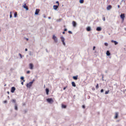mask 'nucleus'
I'll return each instance as SVG.
<instances>
[{
  "label": "nucleus",
  "instance_id": "1",
  "mask_svg": "<svg viewBox=\"0 0 126 126\" xmlns=\"http://www.w3.org/2000/svg\"><path fill=\"white\" fill-rule=\"evenodd\" d=\"M34 81H35V80H33L32 81L30 82L27 84V87H28V88H30L32 86V84L34 83Z\"/></svg>",
  "mask_w": 126,
  "mask_h": 126
},
{
  "label": "nucleus",
  "instance_id": "2",
  "mask_svg": "<svg viewBox=\"0 0 126 126\" xmlns=\"http://www.w3.org/2000/svg\"><path fill=\"white\" fill-rule=\"evenodd\" d=\"M120 17L122 20V21L124 22L125 21V18L126 17V16H125V13L121 14L120 15Z\"/></svg>",
  "mask_w": 126,
  "mask_h": 126
},
{
  "label": "nucleus",
  "instance_id": "3",
  "mask_svg": "<svg viewBox=\"0 0 126 126\" xmlns=\"http://www.w3.org/2000/svg\"><path fill=\"white\" fill-rule=\"evenodd\" d=\"M47 101L50 104H52V103H54V100H53V98H47Z\"/></svg>",
  "mask_w": 126,
  "mask_h": 126
},
{
  "label": "nucleus",
  "instance_id": "4",
  "mask_svg": "<svg viewBox=\"0 0 126 126\" xmlns=\"http://www.w3.org/2000/svg\"><path fill=\"white\" fill-rule=\"evenodd\" d=\"M61 39L62 40V42L64 46H65V42H64V38L63 36H62L61 37Z\"/></svg>",
  "mask_w": 126,
  "mask_h": 126
},
{
  "label": "nucleus",
  "instance_id": "5",
  "mask_svg": "<svg viewBox=\"0 0 126 126\" xmlns=\"http://www.w3.org/2000/svg\"><path fill=\"white\" fill-rule=\"evenodd\" d=\"M53 40H54V41L55 42V43L58 42V38H57V36L53 35Z\"/></svg>",
  "mask_w": 126,
  "mask_h": 126
},
{
  "label": "nucleus",
  "instance_id": "6",
  "mask_svg": "<svg viewBox=\"0 0 126 126\" xmlns=\"http://www.w3.org/2000/svg\"><path fill=\"white\" fill-rule=\"evenodd\" d=\"M39 12H40V9H36L35 12V15H38V14H39Z\"/></svg>",
  "mask_w": 126,
  "mask_h": 126
},
{
  "label": "nucleus",
  "instance_id": "7",
  "mask_svg": "<svg viewBox=\"0 0 126 126\" xmlns=\"http://www.w3.org/2000/svg\"><path fill=\"white\" fill-rule=\"evenodd\" d=\"M15 91V87H12L11 89V93H14V92Z\"/></svg>",
  "mask_w": 126,
  "mask_h": 126
},
{
  "label": "nucleus",
  "instance_id": "8",
  "mask_svg": "<svg viewBox=\"0 0 126 126\" xmlns=\"http://www.w3.org/2000/svg\"><path fill=\"white\" fill-rule=\"evenodd\" d=\"M24 8H25L26 10H29V8H28V6L26 5V3H25L23 5Z\"/></svg>",
  "mask_w": 126,
  "mask_h": 126
},
{
  "label": "nucleus",
  "instance_id": "9",
  "mask_svg": "<svg viewBox=\"0 0 126 126\" xmlns=\"http://www.w3.org/2000/svg\"><path fill=\"white\" fill-rule=\"evenodd\" d=\"M59 5H54V6H53V8H54V9H55V10H57V9H58V8H59Z\"/></svg>",
  "mask_w": 126,
  "mask_h": 126
},
{
  "label": "nucleus",
  "instance_id": "10",
  "mask_svg": "<svg viewBox=\"0 0 126 126\" xmlns=\"http://www.w3.org/2000/svg\"><path fill=\"white\" fill-rule=\"evenodd\" d=\"M30 69H33V67H34V65L32 63H30L29 64Z\"/></svg>",
  "mask_w": 126,
  "mask_h": 126
},
{
  "label": "nucleus",
  "instance_id": "11",
  "mask_svg": "<svg viewBox=\"0 0 126 126\" xmlns=\"http://www.w3.org/2000/svg\"><path fill=\"white\" fill-rule=\"evenodd\" d=\"M72 25H73V27H76V22H75V21H73L72 22Z\"/></svg>",
  "mask_w": 126,
  "mask_h": 126
},
{
  "label": "nucleus",
  "instance_id": "12",
  "mask_svg": "<svg viewBox=\"0 0 126 126\" xmlns=\"http://www.w3.org/2000/svg\"><path fill=\"white\" fill-rule=\"evenodd\" d=\"M73 79L74 80H77V79H78V76H73Z\"/></svg>",
  "mask_w": 126,
  "mask_h": 126
},
{
  "label": "nucleus",
  "instance_id": "13",
  "mask_svg": "<svg viewBox=\"0 0 126 126\" xmlns=\"http://www.w3.org/2000/svg\"><path fill=\"white\" fill-rule=\"evenodd\" d=\"M112 8V5H109L107 7V10H110Z\"/></svg>",
  "mask_w": 126,
  "mask_h": 126
},
{
  "label": "nucleus",
  "instance_id": "14",
  "mask_svg": "<svg viewBox=\"0 0 126 126\" xmlns=\"http://www.w3.org/2000/svg\"><path fill=\"white\" fill-rule=\"evenodd\" d=\"M72 86L73 87H76V85L75 84V83L74 82H71Z\"/></svg>",
  "mask_w": 126,
  "mask_h": 126
},
{
  "label": "nucleus",
  "instance_id": "15",
  "mask_svg": "<svg viewBox=\"0 0 126 126\" xmlns=\"http://www.w3.org/2000/svg\"><path fill=\"white\" fill-rule=\"evenodd\" d=\"M101 30H102V29L100 27H98L96 28V31H101Z\"/></svg>",
  "mask_w": 126,
  "mask_h": 126
},
{
  "label": "nucleus",
  "instance_id": "16",
  "mask_svg": "<svg viewBox=\"0 0 126 126\" xmlns=\"http://www.w3.org/2000/svg\"><path fill=\"white\" fill-rule=\"evenodd\" d=\"M112 43H114L115 45H118V42L115 40H111Z\"/></svg>",
  "mask_w": 126,
  "mask_h": 126
},
{
  "label": "nucleus",
  "instance_id": "17",
  "mask_svg": "<svg viewBox=\"0 0 126 126\" xmlns=\"http://www.w3.org/2000/svg\"><path fill=\"white\" fill-rule=\"evenodd\" d=\"M118 116H119V113L117 112L115 113V119H118Z\"/></svg>",
  "mask_w": 126,
  "mask_h": 126
},
{
  "label": "nucleus",
  "instance_id": "18",
  "mask_svg": "<svg viewBox=\"0 0 126 126\" xmlns=\"http://www.w3.org/2000/svg\"><path fill=\"white\" fill-rule=\"evenodd\" d=\"M106 55H107V56H111V53H110V51H107L106 52Z\"/></svg>",
  "mask_w": 126,
  "mask_h": 126
},
{
  "label": "nucleus",
  "instance_id": "19",
  "mask_svg": "<svg viewBox=\"0 0 126 126\" xmlns=\"http://www.w3.org/2000/svg\"><path fill=\"white\" fill-rule=\"evenodd\" d=\"M46 91L47 95H49V89H48V88L46 89Z\"/></svg>",
  "mask_w": 126,
  "mask_h": 126
},
{
  "label": "nucleus",
  "instance_id": "20",
  "mask_svg": "<svg viewBox=\"0 0 126 126\" xmlns=\"http://www.w3.org/2000/svg\"><path fill=\"white\" fill-rule=\"evenodd\" d=\"M87 31H88V32L91 31V28H90L89 27L87 28Z\"/></svg>",
  "mask_w": 126,
  "mask_h": 126
},
{
  "label": "nucleus",
  "instance_id": "21",
  "mask_svg": "<svg viewBox=\"0 0 126 126\" xmlns=\"http://www.w3.org/2000/svg\"><path fill=\"white\" fill-rule=\"evenodd\" d=\"M15 110H16V111H17V110H18V108L17 107V105L16 104L15 105Z\"/></svg>",
  "mask_w": 126,
  "mask_h": 126
},
{
  "label": "nucleus",
  "instance_id": "22",
  "mask_svg": "<svg viewBox=\"0 0 126 126\" xmlns=\"http://www.w3.org/2000/svg\"><path fill=\"white\" fill-rule=\"evenodd\" d=\"M79 2H80V3H84V0H80Z\"/></svg>",
  "mask_w": 126,
  "mask_h": 126
},
{
  "label": "nucleus",
  "instance_id": "23",
  "mask_svg": "<svg viewBox=\"0 0 126 126\" xmlns=\"http://www.w3.org/2000/svg\"><path fill=\"white\" fill-rule=\"evenodd\" d=\"M62 108H63V109H65L66 108V105L62 104Z\"/></svg>",
  "mask_w": 126,
  "mask_h": 126
},
{
  "label": "nucleus",
  "instance_id": "24",
  "mask_svg": "<svg viewBox=\"0 0 126 126\" xmlns=\"http://www.w3.org/2000/svg\"><path fill=\"white\" fill-rule=\"evenodd\" d=\"M11 102H12V103H16V100L15 99H12Z\"/></svg>",
  "mask_w": 126,
  "mask_h": 126
},
{
  "label": "nucleus",
  "instance_id": "25",
  "mask_svg": "<svg viewBox=\"0 0 126 126\" xmlns=\"http://www.w3.org/2000/svg\"><path fill=\"white\" fill-rule=\"evenodd\" d=\"M96 89H98L99 88V84H97L96 86H95Z\"/></svg>",
  "mask_w": 126,
  "mask_h": 126
},
{
  "label": "nucleus",
  "instance_id": "26",
  "mask_svg": "<svg viewBox=\"0 0 126 126\" xmlns=\"http://www.w3.org/2000/svg\"><path fill=\"white\" fill-rule=\"evenodd\" d=\"M14 17H17V12H15L14 13Z\"/></svg>",
  "mask_w": 126,
  "mask_h": 126
},
{
  "label": "nucleus",
  "instance_id": "27",
  "mask_svg": "<svg viewBox=\"0 0 126 126\" xmlns=\"http://www.w3.org/2000/svg\"><path fill=\"white\" fill-rule=\"evenodd\" d=\"M110 92V91H107L105 92V94H109V93Z\"/></svg>",
  "mask_w": 126,
  "mask_h": 126
},
{
  "label": "nucleus",
  "instance_id": "28",
  "mask_svg": "<svg viewBox=\"0 0 126 126\" xmlns=\"http://www.w3.org/2000/svg\"><path fill=\"white\" fill-rule=\"evenodd\" d=\"M10 18H11V17H12V15L11 14V12H10Z\"/></svg>",
  "mask_w": 126,
  "mask_h": 126
},
{
  "label": "nucleus",
  "instance_id": "29",
  "mask_svg": "<svg viewBox=\"0 0 126 126\" xmlns=\"http://www.w3.org/2000/svg\"><path fill=\"white\" fill-rule=\"evenodd\" d=\"M68 32L69 34H72V32H71V31H69Z\"/></svg>",
  "mask_w": 126,
  "mask_h": 126
},
{
  "label": "nucleus",
  "instance_id": "30",
  "mask_svg": "<svg viewBox=\"0 0 126 126\" xmlns=\"http://www.w3.org/2000/svg\"><path fill=\"white\" fill-rule=\"evenodd\" d=\"M21 80H24V77H21Z\"/></svg>",
  "mask_w": 126,
  "mask_h": 126
},
{
  "label": "nucleus",
  "instance_id": "31",
  "mask_svg": "<svg viewBox=\"0 0 126 126\" xmlns=\"http://www.w3.org/2000/svg\"><path fill=\"white\" fill-rule=\"evenodd\" d=\"M56 3H58V6H60V3H59V1H56Z\"/></svg>",
  "mask_w": 126,
  "mask_h": 126
},
{
  "label": "nucleus",
  "instance_id": "32",
  "mask_svg": "<svg viewBox=\"0 0 126 126\" xmlns=\"http://www.w3.org/2000/svg\"><path fill=\"white\" fill-rule=\"evenodd\" d=\"M100 92H101V93H103V92H104V90L101 89V91H100Z\"/></svg>",
  "mask_w": 126,
  "mask_h": 126
},
{
  "label": "nucleus",
  "instance_id": "33",
  "mask_svg": "<svg viewBox=\"0 0 126 126\" xmlns=\"http://www.w3.org/2000/svg\"><path fill=\"white\" fill-rule=\"evenodd\" d=\"M3 103H4V104H5V103H7V100H4V101H3Z\"/></svg>",
  "mask_w": 126,
  "mask_h": 126
},
{
  "label": "nucleus",
  "instance_id": "34",
  "mask_svg": "<svg viewBox=\"0 0 126 126\" xmlns=\"http://www.w3.org/2000/svg\"><path fill=\"white\" fill-rule=\"evenodd\" d=\"M66 88H67V86H66L65 87L63 88V90H65V89H66Z\"/></svg>",
  "mask_w": 126,
  "mask_h": 126
},
{
  "label": "nucleus",
  "instance_id": "35",
  "mask_svg": "<svg viewBox=\"0 0 126 126\" xmlns=\"http://www.w3.org/2000/svg\"><path fill=\"white\" fill-rule=\"evenodd\" d=\"M104 45H105V46H108V43H105Z\"/></svg>",
  "mask_w": 126,
  "mask_h": 126
},
{
  "label": "nucleus",
  "instance_id": "36",
  "mask_svg": "<svg viewBox=\"0 0 126 126\" xmlns=\"http://www.w3.org/2000/svg\"><path fill=\"white\" fill-rule=\"evenodd\" d=\"M27 74H29V73H30V71H28L27 72Z\"/></svg>",
  "mask_w": 126,
  "mask_h": 126
},
{
  "label": "nucleus",
  "instance_id": "37",
  "mask_svg": "<svg viewBox=\"0 0 126 126\" xmlns=\"http://www.w3.org/2000/svg\"><path fill=\"white\" fill-rule=\"evenodd\" d=\"M82 108L83 109H85V105H83Z\"/></svg>",
  "mask_w": 126,
  "mask_h": 126
},
{
  "label": "nucleus",
  "instance_id": "38",
  "mask_svg": "<svg viewBox=\"0 0 126 126\" xmlns=\"http://www.w3.org/2000/svg\"><path fill=\"white\" fill-rule=\"evenodd\" d=\"M95 49H96V47L94 46V47H93V50L94 51V50H95Z\"/></svg>",
  "mask_w": 126,
  "mask_h": 126
},
{
  "label": "nucleus",
  "instance_id": "39",
  "mask_svg": "<svg viewBox=\"0 0 126 126\" xmlns=\"http://www.w3.org/2000/svg\"><path fill=\"white\" fill-rule=\"evenodd\" d=\"M103 21H105V20H106V19L105 18V17L103 18Z\"/></svg>",
  "mask_w": 126,
  "mask_h": 126
},
{
  "label": "nucleus",
  "instance_id": "40",
  "mask_svg": "<svg viewBox=\"0 0 126 126\" xmlns=\"http://www.w3.org/2000/svg\"><path fill=\"white\" fill-rule=\"evenodd\" d=\"M64 32H65V31H67V29H64Z\"/></svg>",
  "mask_w": 126,
  "mask_h": 126
},
{
  "label": "nucleus",
  "instance_id": "41",
  "mask_svg": "<svg viewBox=\"0 0 126 126\" xmlns=\"http://www.w3.org/2000/svg\"><path fill=\"white\" fill-rule=\"evenodd\" d=\"M19 55L21 57V58H22V55L21 54H19Z\"/></svg>",
  "mask_w": 126,
  "mask_h": 126
},
{
  "label": "nucleus",
  "instance_id": "42",
  "mask_svg": "<svg viewBox=\"0 0 126 126\" xmlns=\"http://www.w3.org/2000/svg\"><path fill=\"white\" fill-rule=\"evenodd\" d=\"M21 84H22V85H24V83H23V82H22L21 83Z\"/></svg>",
  "mask_w": 126,
  "mask_h": 126
},
{
  "label": "nucleus",
  "instance_id": "43",
  "mask_svg": "<svg viewBox=\"0 0 126 126\" xmlns=\"http://www.w3.org/2000/svg\"><path fill=\"white\" fill-rule=\"evenodd\" d=\"M25 51H26V52H27V51H28V49H27V48H26Z\"/></svg>",
  "mask_w": 126,
  "mask_h": 126
},
{
  "label": "nucleus",
  "instance_id": "44",
  "mask_svg": "<svg viewBox=\"0 0 126 126\" xmlns=\"http://www.w3.org/2000/svg\"><path fill=\"white\" fill-rule=\"evenodd\" d=\"M118 8H120V5H118Z\"/></svg>",
  "mask_w": 126,
  "mask_h": 126
},
{
  "label": "nucleus",
  "instance_id": "45",
  "mask_svg": "<svg viewBox=\"0 0 126 126\" xmlns=\"http://www.w3.org/2000/svg\"><path fill=\"white\" fill-rule=\"evenodd\" d=\"M63 34H65V32H63Z\"/></svg>",
  "mask_w": 126,
  "mask_h": 126
},
{
  "label": "nucleus",
  "instance_id": "46",
  "mask_svg": "<svg viewBox=\"0 0 126 126\" xmlns=\"http://www.w3.org/2000/svg\"><path fill=\"white\" fill-rule=\"evenodd\" d=\"M48 19H51V17H48Z\"/></svg>",
  "mask_w": 126,
  "mask_h": 126
},
{
  "label": "nucleus",
  "instance_id": "47",
  "mask_svg": "<svg viewBox=\"0 0 126 126\" xmlns=\"http://www.w3.org/2000/svg\"><path fill=\"white\" fill-rule=\"evenodd\" d=\"M25 113H27V111L26 110L25 111Z\"/></svg>",
  "mask_w": 126,
  "mask_h": 126
},
{
  "label": "nucleus",
  "instance_id": "48",
  "mask_svg": "<svg viewBox=\"0 0 126 126\" xmlns=\"http://www.w3.org/2000/svg\"><path fill=\"white\" fill-rule=\"evenodd\" d=\"M23 80V83L25 82V80Z\"/></svg>",
  "mask_w": 126,
  "mask_h": 126
},
{
  "label": "nucleus",
  "instance_id": "49",
  "mask_svg": "<svg viewBox=\"0 0 126 126\" xmlns=\"http://www.w3.org/2000/svg\"><path fill=\"white\" fill-rule=\"evenodd\" d=\"M26 40L28 41L29 40L28 38H26Z\"/></svg>",
  "mask_w": 126,
  "mask_h": 126
},
{
  "label": "nucleus",
  "instance_id": "50",
  "mask_svg": "<svg viewBox=\"0 0 126 126\" xmlns=\"http://www.w3.org/2000/svg\"><path fill=\"white\" fill-rule=\"evenodd\" d=\"M7 93H8V94H9V92H7Z\"/></svg>",
  "mask_w": 126,
  "mask_h": 126
},
{
  "label": "nucleus",
  "instance_id": "51",
  "mask_svg": "<svg viewBox=\"0 0 126 126\" xmlns=\"http://www.w3.org/2000/svg\"><path fill=\"white\" fill-rule=\"evenodd\" d=\"M64 27H65V26H64Z\"/></svg>",
  "mask_w": 126,
  "mask_h": 126
},
{
  "label": "nucleus",
  "instance_id": "52",
  "mask_svg": "<svg viewBox=\"0 0 126 126\" xmlns=\"http://www.w3.org/2000/svg\"><path fill=\"white\" fill-rule=\"evenodd\" d=\"M125 30H126V29H125Z\"/></svg>",
  "mask_w": 126,
  "mask_h": 126
},
{
  "label": "nucleus",
  "instance_id": "53",
  "mask_svg": "<svg viewBox=\"0 0 126 126\" xmlns=\"http://www.w3.org/2000/svg\"><path fill=\"white\" fill-rule=\"evenodd\" d=\"M4 86H6V85H5Z\"/></svg>",
  "mask_w": 126,
  "mask_h": 126
}]
</instances>
